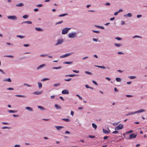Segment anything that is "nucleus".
Instances as JSON below:
<instances>
[{
	"mask_svg": "<svg viewBox=\"0 0 147 147\" xmlns=\"http://www.w3.org/2000/svg\"><path fill=\"white\" fill-rule=\"evenodd\" d=\"M2 129H10V128L9 127H7V126H4L1 127Z\"/></svg>",
	"mask_w": 147,
	"mask_h": 147,
	"instance_id": "nucleus-44",
	"label": "nucleus"
},
{
	"mask_svg": "<svg viewBox=\"0 0 147 147\" xmlns=\"http://www.w3.org/2000/svg\"><path fill=\"white\" fill-rule=\"evenodd\" d=\"M115 38V39L119 40H120L122 39V38L120 37H116Z\"/></svg>",
	"mask_w": 147,
	"mask_h": 147,
	"instance_id": "nucleus-40",
	"label": "nucleus"
},
{
	"mask_svg": "<svg viewBox=\"0 0 147 147\" xmlns=\"http://www.w3.org/2000/svg\"><path fill=\"white\" fill-rule=\"evenodd\" d=\"M85 73L89 75L92 74L91 72L87 71H85Z\"/></svg>",
	"mask_w": 147,
	"mask_h": 147,
	"instance_id": "nucleus-41",
	"label": "nucleus"
},
{
	"mask_svg": "<svg viewBox=\"0 0 147 147\" xmlns=\"http://www.w3.org/2000/svg\"><path fill=\"white\" fill-rule=\"evenodd\" d=\"M119 123V122H118V123H113V126H115L117 125Z\"/></svg>",
	"mask_w": 147,
	"mask_h": 147,
	"instance_id": "nucleus-53",
	"label": "nucleus"
},
{
	"mask_svg": "<svg viewBox=\"0 0 147 147\" xmlns=\"http://www.w3.org/2000/svg\"><path fill=\"white\" fill-rule=\"evenodd\" d=\"M88 137L89 138H95V137L94 136L92 135H89L88 136Z\"/></svg>",
	"mask_w": 147,
	"mask_h": 147,
	"instance_id": "nucleus-37",
	"label": "nucleus"
},
{
	"mask_svg": "<svg viewBox=\"0 0 147 147\" xmlns=\"http://www.w3.org/2000/svg\"><path fill=\"white\" fill-rule=\"evenodd\" d=\"M38 109H40L42 110H45V108L41 106H38Z\"/></svg>",
	"mask_w": 147,
	"mask_h": 147,
	"instance_id": "nucleus-30",
	"label": "nucleus"
},
{
	"mask_svg": "<svg viewBox=\"0 0 147 147\" xmlns=\"http://www.w3.org/2000/svg\"><path fill=\"white\" fill-rule=\"evenodd\" d=\"M92 40L93 41L95 42H97L98 41V39L95 38H93Z\"/></svg>",
	"mask_w": 147,
	"mask_h": 147,
	"instance_id": "nucleus-62",
	"label": "nucleus"
},
{
	"mask_svg": "<svg viewBox=\"0 0 147 147\" xmlns=\"http://www.w3.org/2000/svg\"><path fill=\"white\" fill-rule=\"evenodd\" d=\"M92 126L95 129H96L97 128V126L94 123H93L92 124Z\"/></svg>",
	"mask_w": 147,
	"mask_h": 147,
	"instance_id": "nucleus-27",
	"label": "nucleus"
},
{
	"mask_svg": "<svg viewBox=\"0 0 147 147\" xmlns=\"http://www.w3.org/2000/svg\"><path fill=\"white\" fill-rule=\"evenodd\" d=\"M133 131V130H130L129 131L126 132V134H128L131 133Z\"/></svg>",
	"mask_w": 147,
	"mask_h": 147,
	"instance_id": "nucleus-48",
	"label": "nucleus"
},
{
	"mask_svg": "<svg viewBox=\"0 0 147 147\" xmlns=\"http://www.w3.org/2000/svg\"><path fill=\"white\" fill-rule=\"evenodd\" d=\"M119 133V132L117 130H115L113 132H112V133L113 134H117Z\"/></svg>",
	"mask_w": 147,
	"mask_h": 147,
	"instance_id": "nucleus-49",
	"label": "nucleus"
},
{
	"mask_svg": "<svg viewBox=\"0 0 147 147\" xmlns=\"http://www.w3.org/2000/svg\"><path fill=\"white\" fill-rule=\"evenodd\" d=\"M77 35V34L75 32H72L68 34V36L69 38H74Z\"/></svg>",
	"mask_w": 147,
	"mask_h": 147,
	"instance_id": "nucleus-2",
	"label": "nucleus"
},
{
	"mask_svg": "<svg viewBox=\"0 0 147 147\" xmlns=\"http://www.w3.org/2000/svg\"><path fill=\"white\" fill-rule=\"evenodd\" d=\"M4 57H11V58H13V56H12L11 55H5Z\"/></svg>",
	"mask_w": 147,
	"mask_h": 147,
	"instance_id": "nucleus-46",
	"label": "nucleus"
},
{
	"mask_svg": "<svg viewBox=\"0 0 147 147\" xmlns=\"http://www.w3.org/2000/svg\"><path fill=\"white\" fill-rule=\"evenodd\" d=\"M123 127V125L122 124H120L115 127V130H119L122 129Z\"/></svg>",
	"mask_w": 147,
	"mask_h": 147,
	"instance_id": "nucleus-3",
	"label": "nucleus"
},
{
	"mask_svg": "<svg viewBox=\"0 0 147 147\" xmlns=\"http://www.w3.org/2000/svg\"><path fill=\"white\" fill-rule=\"evenodd\" d=\"M15 96L18 97H21L22 98H26V96H25L24 95H15Z\"/></svg>",
	"mask_w": 147,
	"mask_h": 147,
	"instance_id": "nucleus-28",
	"label": "nucleus"
},
{
	"mask_svg": "<svg viewBox=\"0 0 147 147\" xmlns=\"http://www.w3.org/2000/svg\"><path fill=\"white\" fill-rule=\"evenodd\" d=\"M55 128H56L58 130H60L61 128H64V127L62 126H55Z\"/></svg>",
	"mask_w": 147,
	"mask_h": 147,
	"instance_id": "nucleus-10",
	"label": "nucleus"
},
{
	"mask_svg": "<svg viewBox=\"0 0 147 147\" xmlns=\"http://www.w3.org/2000/svg\"><path fill=\"white\" fill-rule=\"evenodd\" d=\"M76 96L78 97V98L80 100H82V98L81 96H80L78 94H76Z\"/></svg>",
	"mask_w": 147,
	"mask_h": 147,
	"instance_id": "nucleus-52",
	"label": "nucleus"
},
{
	"mask_svg": "<svg viewBox=\"0 0 147 147\" xmlns=\"http://www.w3.org/2000/svg\"><path fill=\"white\" fill-rule=\"evenodd\" d=\"M145 111V110L143 109H141L138 111H136L135 112V113H140L143 112Z\"/></svg>",
	"mask_w": 147,
	"mask_h": 147,
	"instance_id": "nucleus-15",
	"label": "nucleus"
},
{
	"mask_svg": "<svg viewBox=\"0 0 147 147\" xmlns=\"http://www.w3.org/2000/svg\"><path fill=\"white\" fill-rule=\"evenodd\" d=\"M92 82L94 84H95L96 85H98V84L94 80H92Z\"/></svg>",
	"mask_w": 147,
	"mask_h": 147,
	"instance_id": "nucleus-51",
	"label": "nucleus"
},
{
	"mask_svg": "<svg viewBox=\"0 0 147 147\" xmlns=\"http://www.w3.org/2000/svg\"><path fill=\"white\" fill-rule=\"evenodd\" d=\"M25 108L26 110H28L30 111H33V109L32 108L29 107H26Z\"/></svg>",
	"mask_w": 147,
	"mask_h": 147,
	"instance_id": "nucleus-11",
	"label": "nucleus"
},
{
	"mask_svg": "<svg viewBox=\"0 0 147 147\" xmlns=\"http://www.w3.org/2000/svg\"><path fill=\"white\" fill-rule=\"evenodd\" d=\"M95 26L96 27L101 29L102 30H103L104 29V27L102 26H99L98 25H95Z\"/></svg>",
	"mask_w": 147,
	"mask_h": 147,
	"instance_id": "nucleus-22",
	"label": "nucleus"
},
{
	"mask_svg": "<svg viewBox=\"0 0 147 147\" xmlns=\"http://www.w3.org/2000/svg\"><path fill=\"white\" fill-rule=\"evenodd\" d=\"M14 147H20V146L19 145L16 144L15 145Z\"/></svg>",
	"mask_w": 147,
	"mask_h": 147,
	"instance_id": "nucleus-64",
	"label": "nucleus"
},
{
	"mask_svg": "<svg viewBox=\"0 0 147 147\" xmlns=\"http://www.w3.org/2000/svg\"><path fill=\"white\" fill-rule=\"evenodd\" d=\"M102 131L105 134H108L109 133V131L104 129H102Z\"/></svg>",
	"mask_w": 147,
	"mask_h": 147,
	"instance_id": "nucleus-18",
	"label": "nucleus"
},
{
	"mask_svg": "<svg viewBox=\"0 0 147 147\" xmlns=\"http://www.w3.org/2000/svg\"><path fill=\"white\" fill-rule=\"evenodd\" d=\"M45 65V64H42L41 65H40L38 67H37V69H39L43 67Z\"/></svg>",
	"mask_w": 147,
	"mask_h": 147,
	"instance_id": "nucleus-16",
	"label": "nucleus"
},
{
	"mask_svg": "<svg viewBox=\"0 0 147 147\" xmlns=\"http://www.w3.org/2000/svg\"><path fill=\"white\" fill-rule=\"evenodd\" d=\"M55 106L57 109H59L61 108V107L57 104H55Z\"/></svg>",
	"mask_w": 147,
	"mask_h": 147,
	"instance_id": "nucleus-23",
	"label": "nucleus"
},
{
	"mask_svg": "<svg viewBox=\"0 0 147 147\" xmlns=\"http://www.w3.org/2000/svg\"><path fill=\"white\" fill-rule=\"evenodd\" d=\"M68 15L67 13H64L63 14L59 15L58 16L59 17H63V16H65L66 15Z\"/></svg>",
	"mask_w": 147,
	"mask_h": 147,
	"instance_id": "nucleus-36",
	"label": "nucleus"
},
{
	"mask_svg": "<svg viewBox=\"0 0 147 147\" xmlns=\"http://www.w3.org/2000/svg\"><path fill=\"white\" fill-rule=\"evenodd\" d=\"M26 23L29 24H32V22L30 21H27Z\"/></svg>",
	"mask_w": 147,
	"mask_h": 147,
	"instance_id": "nucleus-60",
	"label": "nucleus"
},
{
	"mask_svg": "<svg viewBox=\"0 0 147 147\" xmlns=\"http://www.w3.org/2000/svg\"><path fill=\"white\" fill-rule=\"evenodd\" d=\"M92 31L94 32L95 33H99L100 32V31H98L94 30H92Z\"/></svg>",
	"mask_w": 147,
	"mask_h": 147,
	"instance_id": "nucleus-45",
	"label": "nucleus"
},
{
	"mask_svg": "<svg viewBox=\"0 0 147 147\" xmlns=\"http://www.w3.org/2000/svg\"><path fill=\"white\" fill-rule=\"evenodd\" d=\"M142 15H138L137 16V17L138 18H139L142 17Z\"/></svg>",
	"mask_w": 147,
	"mask_h": 147,
	"instance_id": "nucleus-63",
	"label": "nucleus"
},
{
	"mask_svg": "<svg viewBox=\"0 0 147 147\" xmlns=\"http://www.w3.org/2000/svg\"><path fill=\"white\" fill-rule=\"evenodd\" d=\"M142 38V37L141 36H138V35H136L133 37V38Z\"/></svg>",
	"mask_w": 147,
	"mask_h": 147,
	"instance_id": "nucleus-42",
	"label": "nucleus"
},
{
	"mask_svg": "<svg viewBox=\"0 0 147 147\" xmlns=\"http://www.w3.org/2000/svg\"><path fill=\"white\" fill-rule=\"evenodd\" d=\"M8 19L13 20H17V18L15 16H7Z\"/></svg>",
	"mask_w": 147,
	"mask_h": 147,
	"instance_id": "nucleus-5",
	"label": "nucleus"
},
{
	"mask_svg": "<svg viewBox=\"0 0 147 147\" xmlns=\"http://www.w3.org/2000/svg\"><path fill=\"white\" fill-rule=\"evenodd\" d=\"M135 113H135V112H129V113H128V114H127V115H126L128 116V115H133V114H135Z\"/></svg>",
	"mask_w": 147,
	"mask_h": 147,
	"instance_id": "nucleus-31",
	"label": "nucleus"
},
{
	"mask_svg": "<svg viewBox=\"0 0 147 147\" xmlns=\"http://www.w3.org/2000/svg\"><path fill=\"white\" fill-rule=\"evenodd\" d=\"M137 136V134H135L134 133H133L129 135V138H126L127 139H131L132 138H135Z\"/></svg>",
	"mask_w": 147,
	"mask_h": 147,
	"instance_id": "nucleus-6",
	"label": "nucleus"
},
{
	"mask_svg": "<svg viewBox=\"0 0 147 147\" xmlns=\"http://www.w3.org/2000/svg\"><path fill=\"white\" fill-rule=\"evenodd\" d=\"M109 137V136H105L104 137L103 139L104 140H105L107 139Z\"/></svg>",
	"mask_w": 147,
	"mask_h": 147,
	"instance_id": "nucleus-58",
	"label": "nucleus"
},
{
	"mask_svg": "<svg viewBox=\"0 0 147 147\" xmlns=\"http://www.w3.org/2000/svg\"><path fill=\"white\" fill-rule=\"evenodd\" d=\"M7 90H13L14 89L13 88H7Z\"/></svg>",
	"mask_w": 147,
	"mask_h": 147,
	"instance_id": "nucleus-61",
	"label": "nucleus"
},
{
	"mask_svg": "<svg viewBox=\"0 0 147 147\" xmlns=\"http://www.w3.org/2000/svg\"><path fill=\"white\" fill-rule=\"evenodd\" d=\"M95 66H96L100 68H102V69H106V67L105 66H99V65H95Z\"/></svg>",
	"mask_w": 147,
	"mask_h": 147,
	"instance_id": "nucleus-17",
	"label": "nucleus"
},
{
	"mask_svg": "<svg viewBox=\"0 0 147 147\" xmlns=\"http://www.w3.org/2000/svg\"><path fill=\"white\" fill-rule=\"evenodd\" d=\"M35 29L36 30L39 32H41L43 31V30L42 29L36 27L35 28Z\"/></svg>",
	"mask_w": 147,
	"mask_h": 147,
	"instance_id": "nucleus-13",
	"label": "nucleus"
},
{
	"mask_svg": "<svg viewBox=\"0 0 147 147\" xmlns=\"http://www.w3.org/2000/svg\"><path fill=\"white\" fill-rule=\"evenodd\" d=\"M3 81H7L9 82H11V79L9 78H5L3 79Z\"/></svg>",
	"mask_w": 147,
	"mask_h": 147,
	"instance_id": "nucleus-14",
	"label": "nucleus"
},
{
	"mask_svg": "<svg viewBox=\"0 0 147 147\" xmlns=\"http://www.w3.org/2000/svg\"><path fill=\"white\" fill-rule=\"evenodd\" d=\"M72 79L71 78H69L68 79H64V80H65V81H70V80H71Z\"/></svg>",
	"mask_w": 147,
	"mask_h": 147,
	"instance_id": "nucleus-56",
	"label": "nucleus"
},
{
	"mask_svg": "<svg viewBox=\"0 0 147 147\" xmlns=\"http://www.w3.org/2000/svg\"><path fill=\"white\" fill-rule=\"evenodd\" d=\"M41 91H36L33 92V94L35 95H38L41 94Z\"/></svg>",
	"mask_w": 147,
	"mask_h": 147,
	"instance_id": "nucleus-12",
	"label": "nucleus"
},
{
	"mask_svg": "<svg viewBox=\"0 0 147 147\" xmlns=\"http://www.w3.org/2000/svg\"><path fill=\"white\" fill-rule=\"evenodd\" d=\"M63 42V39H59L57 40V42L55 43V45L56 46L61 44Z\"/></svg>",
	"mask_w": 147,
	"mask_h": 147,
	"instance_id": "nucleus-4",
	"label": "nucleus"
},
{
	"mask_svg": "<svg viewBox=\"0 0 147 147\" xmlns=\"http://www.w3.org/2000/svg\"><path fill=\"white\" fill-rule=\"evenodd\" d=\"M132 16V14L131 13H128L127 14H124L123 16L125 17H131Z\"/></svg>",
	"mask_w": 147,
	"mask_h": 147,
	"instance_id": "nucleus-9",
	"label": "nucleus"
},
{
	"mask_svg": "<svg viewBox=\"0 0 147 147\" xmlns=\"http://www.w3.org/2000/svg\"><path fill=\"white\" fill-rule=\"evenodd\" d=\"M38 87L40 89L42 87V84L41 82H38Z\"/></svg>",
	"mask_w": 147,
	"mask_h": 147,
	"instance_id": "nucleus-24",
	"label": "nucleus"
},
{
	"mask_svg": "<svg viewBox=\"0 0 147 147\" xmlns=\"http://www.w3.org/2000/svg\"><path fill=\"white\" fill-rule=\"evenodd\" d=\"M43 5L42 4H39L38 5H36V7H42Z\"/></svg>",
	"mask_w": 147,
	"mask_h": 147,
	"instance_id": "nucleus-47",
	"label": "nucleus"
},
{
	"mask_svg": "<svg viewBox=\"0 0 147 147\" xmlns=\"http://www.w3.org/2000/svg\"><path fill=\"white\" fill-rule=\"evenodd\" d=\"M136 76H129L128 78H129L131 79H135L136 78Z\"/></svg>",
	"mask_w": 147,
	"mask_h": 147,
	"instance_id": "nucleus-34",
	"label": "nucleus"
},
{
	"mask_svg": "<svg viewBox=\"0 0 147 147\" xmlns=\"http://www.w3.org/2000/svg\"><path fill=\"white\" fill-rule=\"evenodd\" d=\"M62 120L66 122H69L70 121V119L68 118H63Z\"/></svg>",
	"mask_w": 147,
	"mask_h": 147,
	"instance_id": "nucleus-32",
	"label": "nucleus"
},
{
	"mask_svg": "<svg viewBox=\"0 0 147 147\" xmlns=\"http://www.w3.org/2000/svg\"><path fill=\"white\" fill-rule=\"evenodd\" d=\"M8 112L9 113H16L17 112V111L13 110H9L8 111Z\"/></svg>",
	"mask_w": 147,
	"mask_h": 147,
	"instance_id": "nucleus-26",
	"label": "nucleus"
},
{
	"mask_svg": "<svg viewBox=\"0 0 147 147\" xmlns=\"http://www.w3.org/2000/svg\"><path fill=\"white\" fill-rule=\"evenodd\" d=\"M114 45L117 47H120L122 45L120 44L115 43L114 44Z\"/></svg>",
	"mask_w": 147,
	"mask_h": 147,
	"instance_id": "nucleus-29",
	"label": "nucleus"
},
{
	"mask_svg": "<svg viewBox=\"0 0 147 147\" xmlns=\"http://www.w3.org/2000/svg\"><path fill=\"white\" fill-rule=\"evenodd\" d=\"M77 75L75 74H69L65 76L66 77H73L75 76H77Z\"/></svg>",
	"mask_w": 147,
	"mask_h": 147,
	"instance_id": "nucleus-19",
	"label": "nucleus"
},
{
	"mask_svg": "<svg viewBox=\"0 0 147 147\" xmlns=\"http://www.w3.org/2000/svg\"><path fill=\"white\" fill-rule=\"evenodd\" d=\"M63 22V21H60L59 22H57L56 23L55 25H57V24H61Z\"/></svg>",
	"mask_w": 147,
	"mask_h": 147,
	"instance_id": "nucleus-43",
	"label": "nucleus"
},
{
	"mask_svg": "<svg viewBox=\"0 0 147 147\" xmlns=\"http://www.w3.org/2000/svg\"><path fill=\"white\" fill-rule=\"evenodd\" d=\"M126 96L128 97H133L132 95H126Z\"/></svg>",
	"mask_w": 147,
	"mask_h": 147,
	"instance_id": "nucleus-59",
	"label": "nucleus"
},
{
	"mask_svg": "<svg viewBox=\"0 0 147 147\" xmlns=\"http://www.w3.org/2000/svg\"><path fill=\"white\" fill-rule=\"evenodd\" d=\"M24 5V4L22 3H20L16 5V6L17 7H22Z\"/></svg>",
	"mask_w": 147,
	"mask_h": 147,
	"instance_id": "nucleus-21",
	"label": "nucleus"
},
{
	"mask_svg": "<svg viewBox=\"0 0 147 147\" xmlns=\"http://www.w3.org/2000/svg\"><path fill=\"white\" fill-rule=\"evenodd\" d=\"M115 80L117 82H120L121 81V78H116Z\"/></svg>",
	"mask_w": 147,
	"mask_h": 147,
	"instance_id": "nucleus-35",
	"label": "nucleus"
},
{
	"mask_svg": "<svg viewBox=\"0 0 147 147\" xmlns=\"http://www.w3.org/2000/svg\"><path fill=\"white\" fill-rule=\"evenodd\" d=\"M61 67L59 66V67H52V69H58L61 68Z\"/></svg>",
	"mask_w": 147,
	"mask_h": 147,
	"instance_id": "nucleus-33",
	"label": "nucleus"
},
{
	"mask_svg": "<svg viewBox=\"0 0 147 147\" xmlns=\"http://www.w3.org/2000/svg\"><path fill=\"white\" fill-rule=\"evenodd\" d=\"M28 16L27 15H26L23 16L22 17L24 19H26L28 17Z\"/></svg>",
	"mask_w": 147,
	"mask_h": 147,
	"instance_id": "nucleus-39",
	"label": "nucleus"
},
{
	"mask_svg": "<svg viewBox=\"0 0 147 147\" xmlns=\"http://www.w3.org/2000/svg\"><path fill=\"white\" fill-rule=\"evenodd\" d=\"M62 93L63 94H69V92L67 90H64L62 91Z\"/></svg>",
	"mask_w": 147,
	"mask_h": 147,
	"instance_id": "nucleus-8",
	"label": "nucleus"
},
{
	"mask_svg": "<svg viewBox=\"0 0 147 147\" xmlns=\"http://www.w3.org/2000/svg\"><path fill=\"white\" fill-rule=\"evenodd\" d=\"M23 46L25 47H28L30 46V45L29 44H24Z\"/></svg>",
	"mask_w": 147,
	"mask_h": 147,
	"instance_id": "nucleus-54",
	"label": "nucleus"
},
{
	"mask_svg": "<svg viewBox=\"0 0 147 147\" xmlns=\"http://www.w3.org/2000/svg\"><path fill=\"white\" fill-rule=\"evenodd\" d=\"M60 85V83H58L57 84H54V86H59Z\"/></svg>",
	"mask_w": 147,
	"mask_h": 147,
	"instance_id": "nucleus-50",
	"label": "nucleus"
},
{
	"mask_svg": "<svg viewBox=\"0 0 147 147\" xmlns=\"http://www.w3.org/2000/svg\"><path fill=\"white\" fill-rule=\"evenodd\" d=\"M71 29V28H63L62 31V34H67L69 30Z\"/></svg>",
	"mask_w": 147,
	"mask_h": 147,
	"instance_id": "nucleus-1",
	"label": "nucleus"
},
{
	"mask_svg": "<svg viewBox=\"0 0 147 147\" xmlns=\"http://www.w3.org/2000/svg\"><path fill=\"white\" fill-rule=\"evenodd\" d=\"M73 53H66L64 55H61L60 57V58H64L66 57H67V56H68L71 55L72 54H73Z\"/></svg>",
	"mask_w": 147,
	"mask_h": 147,
	"instance_id": "nucleus-7",
	"label": "nucleus"
},
{
	"mask_svg": "<svg viewBox=\"0 0 147 147\" xmlns=\"http://www.w3.org/2000/svg\"><path fill=\"white\" fill-rule=\"evenodd\" d=\"M117 54L119 55L123 54L124 53L122 52H118L117 53Z\"/></svg>",
	"mask_w": 147,
	"mask_h": 147,
	"instance_id": "nucleus-55",
	"label": "nucleus"
},
{
	"mask_svg": "<svg viewBox=\"0 0 147 147\" xmlns=\"http://www.w3.org/2000/svg\"><path fill=\"white\" fill-rule=\"evenodd\" d=\"M16 37L18 38H19L21 39H22L24 38L25 37L24 36H23V35H17L16 36Z\"/></svg>",
	"mask_w": 147,
	"mask_h": 147,
	"instance_id": "nucleus-25",
	"label": "nucleus"
},
{
	"mask_svg": "<svg viewBox=\"0 0 147 147\" xmlns=\"http://www.w3.org/2000/svg\"><path fill=\"white\" fill-rule=\"evenodd\" d=\"M24 85L26 86H28V87H31V85H29L28 84H26V83L24 84Z\"/></svg>",
	"mask_w": 147,
	"mask_h": 147,
	"instance_id": "nucleus-57",
	"label": "nucleus"
},
{
	"mask_svg": "<svg viewBox=\"0 0 147 147\" xmlns=\"http://www.w3.org/2000/svg\"><path fill=\"white\" fill-rule=\"evenodd\" d=\"M49 80V79L48 78H44L41 80V81H46L48 80Z\"/></svg>",
	"mask_w": 147,
	"mask_h": 147,
	"instance_id": "nucleus-38",
	"label": "nucleus"
},
{
	"mask_svg": "<svg viewBox=\"0 0 147 147\" xmlns=\"http://www.w3.org/2000/svg\"><path fill=\"white\" fill-rule=\"evenodd\" d=\"M73 61H65L63 63V64H70L72 63Z\"/></svg>",
	"mask_w": 147,
	"mask_h": 147,
	"instance_id": "nucleus-20",
	"label": "nucleus"
}]
</instances>
